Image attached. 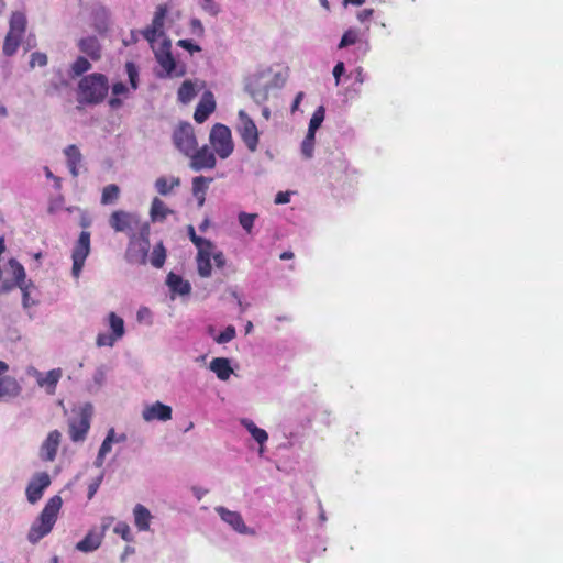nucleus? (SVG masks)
<instances>
[{
    "label": "nucleus",
    "mask_w": 563,
    "mask_h": 563,
    "mask_svg": "<svg viewBox=\"0 0 563 563\" xmlns=\"http://www.w3.org/2000/svg\"><path fill=\"white\" fill-rule=\"evenodd\" d=\"M93 407L87 402L79 408L76 416L68 421V433L73 442H82L86 440L90 429Z\"/></svg>",
    "instance_id": "obj_4"
},
{
    "label": "nucleus",
    "mask_w": 563,
    "mask_h": 563,
    "mask_svg": "<svg viewBox=\"0 0 563 563\" xmlns=\"http://www.w3.org/2000/svg\"><path fill=\"white\" fill-rule=\"evenodd\" d=\"M280 260L287 261L294 258V253L291 251H285L279 256Z\"/></svg>",
    "instance_id": "obj_62"
},
{
    "label": "nucleus",
    "mask_w": 563,
    "mask_h": 563,
    "mask_svg": "<svg viewBox=\"0 0 563 563\" xmlns=\"http://www.w3.org/2000/svg\"><path fill=\"white\" fill-rule=\"evenodd\" d=\"M19 37H5L3 52L5 55H13L19 47Z\"/></svg>",
    "instance_id": "obj_45"
},
{
    "label": "nucleus",
    "mask_w": 563,
    "mask_h": 563,
    "mask_svg": "<svg viewBox=\"0 0 563 563\" xmlns=\"http://www.w3.org/2000/svg\"><path fill=\"white\" fill-rule=\"evenodd\" d=\"M62 504L63 500L58 495H55L47 500L40 516L32 523L29 530L27 540L32 544L37 543L52 531L62 508Z\"/></svg>",
    "instance_id": "obj_1"
},
{
    "label": "nucleus",
    "mask_w": 563,
    "mask_h": 563,
    "mask_svg": "<svg viewBox=\"0 0 563 563\" xmlns=\"http://www.w3.org/2000/svg\"><path fill=\"white\" fill-rule=\"evenodd\" d=\"M9 264H10V266L12 268V274H13V277H14V284L16 285V287L23 288V285L25 284V278H26V274H25L24 267L22 266V264H20L14 258L10 260Z\"/></svg>",
    "instance_id": "obj_36"
},
{
    "label": "nucleus",
    "mask_w": 563,
    "mask_h": 563,
    "mask_svg": "<svg viewBox=\"0 0 563 563\" xmlns=\"http://www.w3.org/2000/svg\"><path fill=\"white\" fill-rule=\"evenodd\" d=\"M90 68V62L87 58L79 56L71 65L70 75L71 77H78L88 71Z\"/></svg>",
    "instance_id": "obj_38"
},
{
    "label": "nucleus",
    "mask_w": 563,
    "mask_h": 563,
    "mask_svg": "<svg viewBox=\"0 0 563 563\" xmlns=\"http://www.w3.org/2000/svg\"><path fill=\"white\" fill-rule=\"evenodd\" d=\"M133 516L134 523L140 531H147L150 529L152 515L145 506L137 504L133 509Z\"/></svg>",
    "instance_id": "obj_27"
},
{
    "label": "nucleus",
    "mask_w": 563,
    "mask_h": 563,
    "mask_svg": "<svg viewBox=\"0 0 563 563\" xmlns=\"http://www.w3.org/2000/svg\"><path fill=\"white\" fill-rule=\"evenodd\" d=\"M242 424L247 429L253 439L261 445L267 441V432L264 429L258 428L252 420L244 419Z\"/></svg>",
    "instance_id": "obj_33"
},
{
    "label": "nucleus",
    "mask_w": 563,
    "mask_h": 563,
    "mask_svg": "<svg viewBox=\"0 0 563 563\" xmlns=\"http://www.w3.org/2000/svg\"><path fill=\"white\" fill-rule=\"evenodd\" d=\"M90 254V232L82 231L79 234V238L73 249L71 252V260H73V267L71 273L73 276L78 278L81 274V271L84 268L86 258Z\"/></svg>",
    "instance_id": "obj_8"
},
{
    "label": "nucleus",
    "mask_w": 563,
    "mask_h": 563,
    "mask_svg": "<svg viewBox=\"0 0 563 563\" xmlns=\"http://www.w3.org/2000/svg\"><path fill=\"white\" fill-rule=\"evenodd\" d=\"M9 369L5 362L0 361V398L3 396H14L20 391V386L15 378L10 376H2Z\"/></svg>",
    "instance_id": "obj_20"
},
{
    "label": "nucleus",
    "mask_w": 563,
    "mask_h": 563,
    "mask_svg": "<svg viewBox=\"0 0 563 563\" xmlns=\"http://www.w3.org/2000/svg\"><path fill=\"white\" fill-rule=\"evenodd\" d=\"M109 106L112 108V109H117L119 107L122 106V100L120 98H118L117 96L112 97L110 100H109Z\"/></svg>",
    "instance_id": "obj_59"
},
{
    "label": "nucleus",
    "mask_w": 563,
    "mask_h": 563,
    "mask_svg": "<svg viewBox=\"0 0 563 563\" xmlns=\"http://www.w3.org/2000/svg\"><path fill=\"white\" fill-rule=\"evenodd\" d=\"M51 485V477L46 472L36 473L26 486L25 494L29 503H37L44 490Z\"/></svg>",
    "instance_id": "obj_11"
},
{
    "label": "nucleus",
    "mask_w": 563,
    "mask_h": 563,
    "mask_svg": "<svg viewBox=\"0 0 563 563\" xmlns=\"http://www.w3.org/2000/svg\"><path fill=\"white\" fill-rule=\"evenodd\" d=\"M196 96V89L191 81L186 80L181 84L177 91L178 100L183 103H188Z\"/></svg>",
    "instance_id": "obj_34"
},
{
    "label": "nucleus",
    "mask_w": 563,
    "mask_h": 563,
    "mask_svg": "<svg viewBox=\"0 0 563 563\" xmlns=\"http://www.w3.org/2000/svg\"><path fill=\"white\" fill-rule=\"evenodd\" d=\"M124 68L129 78L130 87L133 90H136L139 88V67L133 62H126Z\"/></svg>",
    "instance_id": "obj_39"
},
{
    "label": "nucleus",
    "mask_w": 563,
    "mask_h": 563,
    "mask_svg": "<svg viewBox=\"0 0 563 563\" xmlns=\"http://www.w3.org/2000/svg\"><path fill=\"white\" fill-rule=\"evenodd\" d=\"M119 195H120V188L114 184H110V185L106 186L102 190L101 203H103V205L113 203L114 201L118 200Z\"/></svg>",
    "instance_id": "obj_37"
},
{
    "label": "nucleus",
    "mask_w": 563,
    "mask_h": 563,
    "mask_svg": "<svg viewBox=\"0 0 563 563\" xmlns=\"http://www.w3.org/2000/svg\"><path fill=\"white\" fill-rule=\"evenodd\" d=\"M79 47L93 60H98L101 57V47L97 37H81Z\"/></svg>",
    "instance_id": "obj_29"
},
{
    "label": "nucleus",
    "mask_w": 563,
    "mask_h": 563,
    "mask_svg": "<svg viewBox=\"0 0 563 563\" xmlns=\"http://www.w3.org/2000/svg\"><path fill=\"white\" fill-rule=\"evenodd\" d=\"M213 261H214V264L218 268H223L224 265H225V257H224V254L219 251L217 253H213V256H212Z\"/></svg>",
    "instance_id": "obj_52"
},
{
    "label": "nucleus",
    "mask_w": 563,
    "mask_h": 563,
    "mask_svg": "<svg viewBox=\"0 0 563 563\" xmlns=\"http://www.w3.org/2000/svg\"><path fill=\"white\" fill-rule=\"evenodd\" d=\"M168 5L166 3L156 7L152 23L142 31L141 35H165V23L167 20Z\"/></svg>",
    "instance_id": "obj_13"
},
{
    "label": "nucleus",
    "mask_w": 563,
    "mask_h": 563,
    "mask_svg": "<svg viewBox=\"0 0 563 563\" xmlns=\"http://www.w3.org/2000/svg\"><path fill=\"white\" fill-rule=\"evenodd\" d=\"M373 12V9H365L358 13V19L365 21L372 16Z\"/></svg>",
    "instance_id": "obj_57"
},
{
    "label": "nucleus",
    "mask_w": 563,
    "mask_h": 563,
    "mask_svg": "<svg viewBox=\"0 0 563 563\" xmlns=\"http://www.w3.org/2000/svg\"><path fill=\"white\" fill-rule=\"evenodd\" d=\"M323 120H324V108L323 107H319L313 112V114H312V117L310 119L308 131L316 132L320 128V125L322 124Z\"/></svg>",
    "instance_id": "obj_42"
},
{
    "label": "nucleus",
    "mask_w": 563,
    "mask_h": 563,
    "mask_svg": "<svg viewBox=\"0 0 563 563\" xmlns=\"http://www.w3.org/2000/svg\"><path fill=\"white\" fill-rule=\"evenodd\" d=\"M172 213L173 210L162 199L155 197L152 200L150 217L153 222H163Z\"/></svg>",
    "instance_id": "obj_25"
},
{
    "label": "nucleus",
    "mask_w": 563,
    "mask_h": 563,
    "mask_svg": "<svg viewBox=\"0 0 563 563\" xmlns=\"http://www.w3.org/2000/svg\"><path fill=\"white\" fill-rule=\"evenodd\" d=\"M178 45H179V46H181V47H184V48H188V49H192V48H194V49L199 51V47H198V46H195V47H194V46L191 45V43H190L188 40H180V41L178 42Z\"/></svg>",
    "instance_id": "obj_60"
},
{
    "label": "nucleus",
    "mask_w": 563,
    "mask_h": 563,
    "mask_svg": "<svg viewBox=\"0 0 563 563\" xmlns=\"http://www.w3.org/2000/svg\"><path fill=\"white\" fill-rule=\"evenodd\" d=\"M16 285L14 282H5L0 286V294L9 292L11 291Z\"/></svg>",
    "instance_id": "obj_56"
},
{
    "label": "nucleus",
    "mask_w": 563,
    "mask_h": 563,
    "mask_svg": "<svg viewBox=\"0 0 563 563\" xmlns=\"http://www.w3.org/2000/svg\"><path fill=\"white\" fill-rule=\"evenodd\" d=\"M91 221L88 217H81L80 225L82 228H88L90 225Z\"/></svg>",
    "instance_id": "obj_64"
},
{
    "label": "nucleus",
    "mask_w": 563,
    "mask_h": 563,
    "mask_svg": "<svg viewBox=\"0 0 563 563\" xmlns=\"http://www.w3.org/2000/svg\"><path fill=\"white\" fill-rule=\"evenodd\" d=\"M62 433L58 430H53L47 434L40 448V457L45 462H53L57 455L60 445Z\"/></svg>",
    "instance_id": "obj_12"
},
{
    "label": "nucleus",
    "mask_w": 563,
    "mask_h": 563,
    "mask_svg": "<svg viewBox=\"0 0 563 563\" xmlns=\"http://www.w3.org/2000/svg\"><path fill=\"white\" fill-rule=\"evenodd\" d=\"M173 142L179 152L185 156L189 155L198 146L192 125L188 122H181L174 130Z\"/></svg>",
    "instance_id": "obj_7"
},
{
    "label": "nucleus",
    "mask_w": 563,
    "mask_h": 563,
    "mask_svg": "<svg viewBox=\"0 0 563 563\" xmlns=\"http://www.w3.org/2000/svg\"><path fill=\"white\" fill-rule=\"evenodd\" d=\"M23 292V303L24 306H27V299H29V292H27V286L26 284L23 285V288H20Z\"/></svg>",
    "instance_id": "obj_63"
},
{
    "label": "nucleus",
    "mask_w": 563,
    "mask_h": 563,
    "mask_svg": "<svg viewBox=\"0 0 563 563\" xmlns=\"http://www.w3.org/2000/svg\"><path fill=\"white\" fill-rule=\"evenodd\" d=\"M166 284L170 291L179 295H188L191 290L189 282L184 280L181 276L170 272L167 275Z\"/></svg>",
    "instance_id": "obj_26"
},
{
    "label": "nucleus",
    "mask_w": 563,
    "mask_h": 563,
    "mask_svg": "<svg viewBox=\"0 0 563 563\" xmlns=\"http://www.w3.org/2000/svg\"><path fill=\"white\" fill-rule=\"evenodd\" d=\"M314 137H316V132L308 131L305 140L302 141L301 152H302L303 156L307 158H311L313 155Z\"/></svg>",
    "instance_id": "obj_41"
},
{
    "label": "nucleus",
    "mask_w": 563,
    "mask_h": 563,
    "mask_svg": "<svg viewBox=\"0 0 563 563\" xmlns=\"http://www.w3.org/2000/svg\"><path fill=\"white\" fill-rule=\"evenodd\" d=\"M109 223L114 231L125 232L131 228L132 217L125 211L117 210L111 213Z\"/></svg>",
    "instance_id": "obj_22"
},
{
    "label": "nucleus",
    "mask_w": 563,
    "mask_h": 563,
    "mask_svg": "<svg viewBox=\"0 0 563 563\" xmlns=\"http://www.w3.org/2000/svg\"><path fill=\"white\" fill-rule=\"evenodd\" d=\"M188 234H189L190 241L195 244L196 247H200L201 245H207V246L209 245L210 240L198 236L196 234L192 225L188 227Z\"/></svg>",
    "instance_id": "obj_46"
},
{
    "label": "nucleus",
    "mask_w": 563,
    "mask_h": 563,
    "mask_svg": "<svg viewBox=\"0 0 563 563\" xmlns=\"http://www.w3.org/2000/svg\"><path fill=\"white\" fill-rule=\"evenodd\" d=\"M151 228L148 223H143L139 233L130 235L125 250V261L132 265H146L150 252Z\"/></svg>",
    "instance_id": "obj_3"
},
{
    "label": "nucleus",
    "mask_w": 563,
    "mask_h": 563,
    "mask_svg": "<svg viewBox=\"0 0 563 563\" xmlns=\"http://www.w3.org/2000/svg\"><path fill=\"white\" fill-rule=\"evenodd\" d=\"M142 417L145 421H167L172 419V408L161 401H156L143 410Z\"/></svg>",
    "instance_id": "obj_17"
},
{
    "label": "nucleus",
    "mask_w": 563,
    "mask_h": 563,
    "mask_svg": "<svg viewBox=\"0 0 563 563\" xmlns=\"http://www.w3.org/2000/svg\"><path fill=\"white\" fill-rule=\"evenodd\" d=\"M202 8L211 13H217L216 4L212 0H202Z\"/></svg>",
    "instance_id": "obj_54"
},
{
    "label": "nucleus",
    "mask_w": 563,
    "mask_h": 563,
    "mask_svg": "<svg viewBox=\"0 0 563 563\" xmlns=\"http://www.w3.org/2000/svg\"><path fill=\"white\" fill-rule=\"evenodd\" d=\"M108 323L111 329V333H99L96 339V344L99 347L102 346H113L114 343L120 340L124 333V321L121 317H119L115 312H110L108 314Z\"/></svg>",
    "instance_id": "obj_9"
},
{
    "label": "nucleus",
    "mask_w": 563,
    "mask_h": 563,
    "mask_svg": "<svg viewBox=\"0 0 563 563\" xmlns=\"http://www.w3.org/2000/svg\"><path fill=\"white\" fill-rule=\"evenodd\" d=\"M216 511L220 518L239 533H247L249 529L240 512L231 511L224 507H217Z\"/></svg>",
    "instance_id": "obj_18"
},
{
    "label": "nucleus",
    "mask_w": 563,
    "mask_h": 563,
    "mask_svg": "<svg viewBox=\"0 0 563 563\" xmlns=\"http://www.w3.org/2000/svg\"><path fill=\"white\" fill-rule=\"evenodd\" d=\"M264 75L265 71L258 75H254L246 84V90L257 103L264 102L268 99V85L261 84V79L264 77Z\"/></svg>",
    "instance_id": "obj_16"
},
{
    "label": "nucleus",
    "mask_w": 563,
    "mask_h": 563,
    "mask_svg": "<svg viewBox=\"0 0 563 563\" xmlns=\"http://www.w3.org/2000/svg\"><path fill=\"white\" fill-rule=\"evenodd\" d=\"M197 253V269L198 274L203 277H210L212 272L211 257L213 256L214 245L210 241L209 245H201Z\"/></svg>",
    "instance_id": "obj_14"
},
{
    "label": "nucleus",
    "mask_w": 563,
    "mask_h": 563,
    "mask_svg": "<svg viewBox=\"0 0 563 563\" xmlns=\"http://www.w3.org/2000/svg\"><path fill=\"white\" fill-rule=\"evenodd\" d=\"M103 532L90 530L85 538L76 544V549L81 552H92L97 550L102 542Z\"/></svg>",
    "instance_id": "obj_21"
},
{
    "label": "nucleus",
    "mask_w": 563,
    "mask_h": 563,
    "mask_svg": "<svg viewBox=\"0 0 563 563\" xmlns=\"http://www.w3.org/2000/svg\"><path fill=\"white\" fill-rule=\"evenodd\" d=\"M114 533L120 536L124 541L132 542L133 536L131 533L130 526L124 521H119L114 529Z\"/></svg>",
    "instance_id": "obj_43"
},
{
    "label": "nucleus",
    "mask_w": 563,
    "mask_h": 563,
    "mask_svg": "<svg viewBox=\"0 0 563 563\" xmlns=\"http://www.w3.org/2000/svg\"><path fill=\"white\" fill-rule=\"evenodd\" d=\"M216 110V101L211 92H205L196 107L194 119L197 123H203Z\"/></svg>",
    "instance_id": "obj_19"
},
{
    "label": "nucleus",
    "mask_w": 563,
    "mask_h": 563,
    "mask_svg": "<svg viewBox=\"0 0 563 563\" xmlns=\"http://www.w3.org/2000/svg\"><path fill=\"white\" fill-rule=\"evenodd\" d=\"M345 70V67H344V63L343 62H339L334 68H333V76H334V79H335V85L339 86L340 84V78L341 76L343 75Z\"/></svg>",
    "instance_id": "obj_49"
},
{
    "label": "nucleus",
    "mask_w": 563,
    "mask_h": 563,
    "mask_svg": "<svg viewBox=\"0 0 563 563\" xmlns=\"http://www.w3.org/2000/svg\"><path fill=\"white\" fill-rule=\"evenodd\" d=\"M236 335L235 328L228 325L220 334L214 339L217 343L224 344L232 341Z\"/></svg>",
    "instance_id": "obj_44"
},
{
    "label": "nucleus",
    "mask_w": 563,
    "mask_h": 563,
    "mask_svg": "<svg viewBox=\"0 0 563 563\" xmlns=\"http://www.w3.org/2000/svg\"><path fill=\"white\" fill-rule=\"evenodd\" d=\"M103 441L107 443H110V444H112L114 442V430L113 429L109 430V432Z\"/></svg>",
    "instance_id": "obj_61"
},
{
    "label": "nucleus",
    "mask_w": 563,
    "mask_h": 563,
    "mask_svg": "<svg viewBox=\"0 0 563 563\" xmlns=\"http://www.w3.org/2000/svg\"><path fill=\"white\" fill-rule=\"evenodd\" d=\"M112 95L113 96H121L128 93V87L123 82H115L112 85Z\"/></svg>",
    "instance_id": "obj_50"
},
{
    "label": "nucleus",
    "mask_w": 563,
    "mask_h": 563,
    "mask_svg": "<svg viewBox=\"0 0 563 563\" xmlns=\"http://www.w3.org/2000/svg\"><path fill=\"white\" fill-rule=\"evenodd\" d=\"M210 369L217 375V377L221 380H227L233 373V369L230 365V361L224 357H216L210 363Z\"/></svg>",
    "instance_id": "obj_28"
},
{
    "label": "nucleus",
    "mask_w": 563,
    "mask_h": 563,
    "mask_svg": "<svg viewBox=\"0 0 563 563\" xmlns=\"http://www.w3.org/2000/svg\"><path fill=\"white\" fill-rule=\"evenodd\" d=\"M112 444L102 442L98 452L97 462L98 464H102L104 456L111 451Z\"/></svg>",
    "instance_id": "obj_48"
},
{
    "label": "nucleus",
    "mask_w": 563,
    "mask_h": 563,
    "mask_svg": "<svg viewBox=\"0 0 563 563\" xmlns=\"http://www.w3.org/2000/svg\"><path fill=\"white\" fill-rule=\"evenodd\" d=\"M190 25H191L192 33H202L203 32L202 23L200 22V20L191 19Z\"/></svg>",
    "instance_id": "obj_53"
},
{
    "label": "nucleus",
    "mask_w": 563,
    "mask_h": 563,
    "mask_svg": "<svg viewBox=\"0 0 563 563\" xmlns=\"http://www.w3.org/2000/svg\"><path fill=\"white\" fill-rule=\"evenodd\" d=\"M180 185V179L178 177H172L170 179L166 177H159L155 181V188L159 195L166 196L172 192L175 187Z\"/></svg>",
    "instance_id": "obj_32"
},
{
    "label": "nucleus",
    "mask_w": 563,
    "mask_h": 563,
    "mask_svg": "<svg viewBox=\"0 0 563 563\" xmlns=\"http://www.w3.org/2000/svg\"><path fill=\"white\" fill-rule=\"evenodd\" d=\"M238 117L239 125L236 130L247 150L250 152H255L260 140L257 126L244 110H240Z\"/></svg>",
    "instance_id": "obj_6"
},
{
    "label": "nucleus",
    "mask_w": 563,
    "mask_h": 563,
    "mask_svg": "<svg viewBox=\"0 0 563 563\" xmlns=\"http://www.w3.org/2000/svg\"><path fill=\"white\" fill-rule=\"evenodd\" d=\"M290 200V194L288 191H279L276 196H275V200L274 202L276 205H284V203H288Z\"/></svg>",
    "instance_id": "obj_51"
},
{
    "label": "nucleus",
    "mask_w": 563,
    "mask_h": 563,
    "mask_svg": "<svg viewBox=\"0 0 563 563\" xmlns=\"http://www.w3.org/2000/svg\"><path fill=\"white\" fill-rule=\"evenodd\" d=\"M357 37H341L339 48H343L350 45H354Z\"/></svg>",
    "instance_id": "obj_55"
},
{
    "label": "nucleus",
    "mask_w": 563,
    "mask_h": 563,
    "mask_svg": "<svg viewBox=\"0 0 563 563\" xmlns=\"http://www.w3.org/2000/svg\"><path fill=\"white\" fill-rule=\"evenodd\" d=\"M26 30V18L21 12H13L10 19V31L7 35H22Z\"/></svg>",
    "instance_id": "obj_31"
},
{
    "label": "nucleus",
    "mask_w": 563,
    "mask_h": 563,
    "mask_svg": "<svg viewBox=\"0 0 563 563\" xmlns=\"http://www.w3.org/2000/svg\"><path fill=\"white\" fill-rule=\"evenodd\" d=\"M62 376L63 371L60 368L51 369L45 374L36 372V383L40 387L44 388L48 395H54Z\"/></svg>",
    "instance_id": "obj_15"
},
{
    "label": "nucleus",
    "mask_w": 563,
    "mask_h": 563,
    "mask_svg": "<svg viewBox=\"0 0 563 563\" xmlns=\"http://www.w3.org/2000/svg\"><path fill=\"white\" fill-rule=\"evenodd\" d=\"M167 256L166 247L164 246L163 242H158L154 245L151 255L148 256L147 262L152 264L155 268H162L165 264Z\"/></svg>",
    "instance_id": "obj_30"
},
{
    "label": "nucleus",
    "mask_w": 563,
    "mask_h": 563,
    "mask_svg": "<svg viewBox=\"0 0 563 563\" xmlns=\"http://www.w3.org/2000/svg\"><path fill=\"white\" fill-rule=\"evenodd\" d=\"M212 180V178L205 176H197L192 179V196L196 198L199 207L203 206L209 184Z\"/></svg>",
    "instance_id": "obj_23"
},
{
    "label": "nucleus",
    "mask_w": 563,
    "mask_h": 563,
    "mask_svg": "<svg viewBox=\"0 0 563 563\" xmlns=\"http://www.w3.org/2000/svg\"><path fill=\"white\" fill-rule=\"evenodd\" d=\"M302 98H303V92H298V93H297V96H296V98H295V100H294V103H292V106H291V111H292V112H294V111H296V110L298 109V107H299V104H300V102H301Z\"/></svg>",
    "instance_id": "obj_58"
},
{
    "label": "nucleus",
    "mask_w": 563,
    "mask_h": 563,
    "mask_svg": "<svg viewBox=\"0 0 563 563\" xmlns=\"http://www.w3.org/2000/svg\"><path fill=\"white\" fill-rule=\"evenodd\" d=\"M186 157H189V167L195 172L213 169L217 164L214 152L208 145H203L200 148L196 147Z\"/></svg>",
    "instance_id": "obj_10"
},
{
    "label": "nucleus",
    "mask_w": 563,
    "mask_h": 563,
    "mask_svg": "<svg viewBox=\"0 0 563 563\" xmlns=\"http://www.w3.org/2000/svg\"><path fill=\"white\" fill-rule=\"evenodd\" d=\"M257 217V213L240 212L239 223L245 230L246 233L251 234L254 227V222Z\"/></svg>",
    "instance_id": "obj_40"
},
{
    "label": "nucleus",
    "mask_w": 563,
    "mask_h": 563,
    "mask_svg": "<svg viewBox=\"0 0 563 563\" xmlns=\"http://www.w3.org/2000/svg\"><path fill=\"white\" fill-rule=\"evenodd\" d=\"M109 91V81L106 75L93 73L84 76L78 82L77 99L84 104L101 103Z\"/></svg>",
    "instance_id": "obj_2"
},
{
    "label": "nucleus",
    "mask_w": 563,
    "mask_h": 563,
    "mask_svg": "<svg viewBox=\"0 0 563 563\" xmlns=\"http://www.w3.org/2000/svg\"><path fill=\"white\" fill-rule=\"evenodd\" d=\"M157 62L167 75L175 71L176 63L170 52H161L156 55Z\"/></svg>",
    "instance_id": "obj_35"
},
{
    "label": "nucleus",
    "mask_w": 563,
    "mask_h": 563,
    "mask_svg": "<svg viewBox=\"0 0 563 563\" xmlns=\"http://www.w3.org/2000/svg\"><path fill=\"white\" fill-rule=\"evenodd\" d=\"M64 154L67 158V165H68L70 174L74 177H77L79 174L78 166L80 165V163L82 161V155H81L79 148L74 144L68 145L64 150Z\"/></svg>",
    "instance_id": "obj_24"
},
{
    "label": "nucleus",
    "mask_w": 563,
    "mask_h": 563,
    "mask_svg": "<svg viewBox=\"0 0 563 563\" xmlns=\"http://www.w3.org/2000/svg\"><path fill=\"white\" fill-rule=\"evenodd\" d=\"M47 64V56L43 53H33L31 55V60H30V65L31 67H34V66H45Z\"/></svg>",
    "instance_id": "obj_47"
},
{
    "label": "nucleus",
    "mask_w": 563,
    "mask_h": 563,
    "mask_svg": "<svg viewBox=\"0 0 563 563\" xmlns=\"http://www.w3.org/2000/svg\"><path fill=\"white\" fill-rule=\"evenodd\" d=\"M210 144L214 152L222 159L228 158L234 148L231 130L221 123H217L212 126L210 132Z\"/></svg>",
    "instance_id": "obj_5"
}]
</instances>
